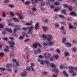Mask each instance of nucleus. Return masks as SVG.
Here are the masks:
<instances>
[{
  "mask_svg": "<svg viewBox=\"0 0 77 77\" xmlns=\"http://www.w3.org/2000/svg\"><path fill=\"white\" fill-rule=\"evenodd\" d=\"M10 15L11 17H14V13L13 12H10Z\"/></svg>",
  "mask_w": 77,
  "mask_h": 77,
  "instance_id": "nucleus-34",
  "label": "nucleus"
},
{
  "mask_svg": "<svg viewBox=\"0 0 77 77\" xmlns=\"http://www.w3.org/2000/svg\"><path fill=\"white\" fill-rule=\"evenodd\" d=\"M54 71L56 73H58V72H59V70H58V69H55L54 70Z\"/></svg>",
  "mask_w": 77,
  "mask_h": 77,
  "instance_id": "nucleus-27",
  "label": "nucleus"
},
{
  "mask_svg": "<svg viewBox=\"0 0 77 77\" xmlns=\"http://www.w3.org/2000/svg\"><path fill=\"white\" fill-rule=\"evenodd\" d=\"M45 2H43L41 3V5L42 6H45Z\"/></svg>",
  "mask_w": 77,
  "mask_h": 77,
  "instance_id": "nucleus-35",
  "label": "nucleus"
},
{
  "mask_svg": "<svg viewBox=\"0 0 77 77\" xmlns=\"http://www.w3.org/2000/svg\"><path fill=\"white\" fill-rule=\"evenodd\" d=\"M5 30H6L8 32H10V33H12V29L11 28H5Z\"/></svg>",
  "mask_w": 77,
  "mask_h": 77,
  "instance_id": "nucleus-16",
  "label": "nucleus"
},
{
  "mask_svg": "<svg viewBox=\"0 0 77 77\" xmlns=\"http://www.w3.org/2000/svg\"><path fill=\"white\" fill-rule=\"evenodd\" d=\"M38 46V43H34L33 45V48H37V46Z\"/></svg>",
  "mask_w": 77,
  "mask_h": 77,
  "instance_id": "nucleus-20",
  "label": "nucleus"
},
{
  "mask_svg": "<svg viewBox=\"0 0 77 77\" xmlns=\"http://www.w3.org/2000/svg\"><path fill=\"white\" fill-rule=\"evenodd\" d=\"M27 29H29V33L30 34H31V33H32V32H33V31H32V30L33 29V27L31 26V27L28 28L23 27L22 28V29L24 30H27Z\"/></svg>",
  "mask_w": 77,
  "mask_h": 77,
  "instance_id": "nucleus-1",
  "label": "nucleus"
},
{
  "mask_svg": "<svg viewBox=\"0 0 77 77\" xmlns=\"http://www.w3.org/2000/svg\"><path fill=\"white\" fill-rule=\"evenodd\" d=\"M6 48L5 49H4L5 51H9V47H8V46H6Z\"/></svg>",
  "mask_w": 77,
  "mask_h": 77,
  "instance_id": "nucleus-22",
  "label": "nucleus"
},
{
  "mask_svg": "<svg viewBox=\"0 0 77 77\" xmlns=\"http://www.w3.org/2000/svg\"><path fill=\"white\" fill-rule=\"evenodd\" d=\"M66 41V38H63V43H65V41Z\"/></svg>",
  "mask_w": 77,
  "mask_h": 77,
  "instance_id": "nucleus-39",
  "label": "nucleus"
},
{
  "mask_svg": "<svg viewBox=\"0 0 77 77\" xmlns=\"http://www.w3.org/2000/svg\"><path fill=\"white\" fill-rule=\"evenodd\" d=\"M0 27L2 28V29H3V25L0 24Z\"/></svg>",
  "mask_w": 77,
  "mask_h": 77,
  "instance_id": "nucleus-52",
  "label": "nucleus"
},
{
  "mask_svg": "<svg viewBox=\"0 0 77 77\" xmlns=\"http://www.w3.org/2000/svg\"><path fill=\"white\" fill-rule=\"evenodd\" d=\"M40 63L42 65H44V62L43 60H42L40 62Z\"/></svg>",
  "mask_w": 77,
  "mask_h": 77,
  "instance_id": "nucleus-48",
  "label": "nucleus"
},
{
  "mask_svg": "<svg viewBox=\"0 0 77 77\" xmlns=\"http://www.w3.org/2000/svg\"><path fill=\"white\" fill-rule=\"evenodd\" d=\"M60 23H61V24H63V25H65L66 24V22H60Z\"/></svg>",
  "mask_w": 77,
  "mask_h": 77,
  "instance_id": "nucleus-50",
  "label": "nucleus"
},
{
  "mask_svg": "<svg viewBox=\"0 0 77 77\" xmlns=\"http://www.w3.org/2000/svg\"><path fill=\"white\" fill-rule=\"evenodd\" d=\"M32 11H34L35 12L36 11V8H34L32 9Z\"/></svg>",
  "mask_w": 77,
  "mask_h": 77,
  "instance_id": "nucleus-49",
  "label": "nucleus"
},
{
  "mask_svg": "<svg viewBox=\"0 0 77 77\" xmlns=\"http://www.w3.org/2000/svg\"><path fill=\"white\" fill-rule=\"evenodd\" d=\"M14 24L13 23H8V26H12Z\"/></svg>",
  "mask_w": 77,
  "mask_h": 77,
  "instance_id": "nucleus-62",
  "label": "nucleus"
},
{
  "mask_svg": "<svg viewBox=\"0 0 77 77\" xmlns=\"http://www.w3.org/2000/svg\"><path fill=\"white\" fill-rule=\"evenodd\" d=\"M49 41V44L47 42H45L43 44L44 45H45V46H47V45H53L54 44V42L50 40Z\"/></svg>",
  "mask_w": 77,
  "mask_h": 77,
  "instance_id": "nucleus-3",
  "label": "nucleus"
},
{
  "mask_svg": "<svg viewBox=\"0 0 77 77\" xmlns=\"http://www.w3.org/2000/svg\"><path fill=\"white\" fill-rule=\"evenodd\" d=\"M57 52L59 54H60V50H59V49H56Z\"/></svg>",
  "mask_w": 77,
  "mask_h": 77,
  "instance_id": "nucleus-45",
  "label": "nucleus"
},
{
  "mask_svg": "<svg viewBox=\"0 0 77 77\" xmlns=\"http://www.w3.org/2000/svg\"><path fill=\"white\" fill-rule=\"evenodd\" d=\"M60 10H61V8L58 7L57 8H55L54 11V12H58V11Z\"/></svg>",
  "mask_w": 77,
  "mask_h": 77,
  "instance_id": "nucleus-8",
  "label": "nucleus"
},
{
  "mask_svg": "<svg viewBox=\"0 0 77 77\" xmlns=\"http://www.w3.org/2000/svg\"><path fill=\"white\" fill-rule=\"evenodd\" d=\"M43 30L45 32V31H47V30H48V27L46 26H43Z\"/></svg>",
  "mask_w": 77,
  "mask_h": 77,
  "instance_id": "nucleus-21",
  "label": "nucleus"
},
{
  "mask_svg": "<svg viewBox=\"0 0 77 77\" xmlns=\"http://www.w3.org/2000/svg\"><path fill=\"white\" fill-rule=\"evenodd\" d=\"M63 74H64L66 77H68V74L66 73V72L65 71H64L63 72Z\"/></svg>",
  "mask_w": 77,
  "mask_h": 77,
  "instance_id": "nucleus-26",
  "label": "nucleus"
},
{
  "mask_svg": "<svg viewBox=\"0 0 77 77\" xmlns=\"http://www.w3.org/2000/svg\"><path fill=\"white\" fill-rule=\"evenodd\" d=\"M54 5H55V6H57V5H60V4H59V2H55Z\"/></svg>",
  "mask_w": 77,
  "mask_h": 77,
  "instance_id": "nucleus-38",
  "label": "nucleus"
},
{
  "mask_svg": "<svg viewBox=\"0 0 77 77\" xmlns=\"http://www.w3.org/2000/svg\"><path fill=\"white\" fill-rule=\"evenodd\" d=\"M13 20L15 22H18L19 21H20L19 19H17L16 18H13Z\"/></svg>",
  "mask_w": 77,
  "mask_h": 77,
  "instance_id": "nucleus-17",
  "label": "nucleus"
},
{
  "mask_svg": "<svg viewBox=\"0 0 77 77\" xmlns=\"http://www.w3.org/2000/svg\"><path fill=\"white\" fill-rule=\"evenodd\" d=\"M44 55L46 59H48L51 56V54L48 53H45L44 54Z\"/></svg>",
  "mask_w": 77,
  "mask_h": 77,
  "instance_id": "nucleus-4",
  "label": "nucleus"
},
{
  "mask_svg": "<svg viewBox=\"0 0 77 77\" xmlns=\"http://www.w3.org/2000/svg\"><path fill=\"white\" fill-rule=\"evenodd\" d=\"M26 69L28 71H30V69L29 67H27L26 68Z\"/></svg>",
  "mask_w": 77,
  "mask_h": 77,
  "instance_id": "nucleus-64",
  "label": "nucleus"
},
{
  "mask_svg": "<svg viewBox=\"0 0 77 77\" xmlns=\"http://www.w3.org/2000/svg\"><path fill=\"white\" fill-rule=\"evenodd\" d=\"M31 67L32 69V70L33 71H35V69L33 68V66H35V64H34V63H31Z\"/></svg>",
  "mask_w": 77,
  "mask_h": 77,
  "instance_id": "nucleus-10",
  "label": "nucleus"
},
{
  "mask_svg": "<svg viewBox=\"0 0 77 77\" xmlns=\"http://www.w3.org/2000/svg\"><path fill=\"white\" fill-rule=\"evenodd\" d=\"M0 69H1L2 71H5V68H0Z\"/></svg>",
  "mask_w": 77,
  "mask_h": 77,
  "instance_id": "nucleus-54",
  "label": "nucleus"
},
{
  "mask_svg": "<svg viewBox=\"0 0 77 77\" xmlns=\"http://www.w3.org/2000/svg\"><path fill=\"white\" fill-rule=\"evenodd\" d=\"M69 28L70 29H72V28H74V29H76V28L75 27H73V26H72L71 23H70L69 26Z\"/></svg>",
  "mask_w": 77,
  "mask_h": 77,
  "instance_id": "nucleus-19",
  "label": "nucleus"
},
{
  "mask_svg": "<svg viewBox=\"0 0 77 77\" xmlns=\"http://www.w3.org/2000/svg\"><path fill=\"white\" fill-rule=\"evenodd\" d=\"M39 26V23H36L35 24V29L37 30L38 29V27Z\"/></svg>",
  "mask_w": 77,
  "mask_h": 77,
  "instance_id": "nucleus-15",
  "label": "nucleus"
},
{
  "mask_svg": "<svg viewBox=\"0 0 77 77\" xmlns=\"http://www.w3.org/2000/svg\"><path fill=\"white\" fill-rule=\"evenodd\" d=\"M38 57H39V58H44V56L42 55H39L38 56Z\"/></svg>",
  "mask_w": 77,
  "mask_h": 77,
  "instance_id": "nucleus-55",
  "label": "nucleus"
},
{
  "mask_svg": "<svg viewBox=\"0 0 77 77\" xmlns=\"http://www.w3.org/2000/svg\"><path fill=\"white\" fill-rule=\"evenodd\" d=\"M12 66V65L9 64H8L7 65L6 67H7V68H10Z\"/></svg>",
  "mask_w": 77,
  "mask_h": 77,
  "instance_id": "nucleus-33",
  "label": "nucleus"
},
{
  "mask_svg": "<svg viewBox=\"0 0 77 77\" xmlns=\"http://www.w3.org/2000/svg\"><path fill=\"white\" fill-rule=\"evenodd\" d=\"M4 55V53H3V52H1L0 53V56L1 57H3Z\"/></svg>",
  "mask_w": 77,
  "mask_h": 77,
  "instance_id": "nucleus-41",
  "label": "nucleus"
},
{
  "mask_svg": "<svg viewBox=\"0 0 77 77\" xmlns=\"http://www.w3.org/2000/svg\"><path fill=\"white\" fill-rule=\"evenodd\" d=\"M62 32L63 33V35H66V32L62 31Z\"/></svg>",
  "mask_w": 77,
  "mask_h": 77,
  "instance_id": "nucleus-56",
  "label": "nucleus"
},
{
  "mask_svg": "<svg viewBox=\"0 0 77 77\" xmlns=\"http://www.w3.org/2000/svg\"><path fill=\"white\" fill-rule=\"evenodd\" d=\"M11 57H14L15 56V54H14V51H12L11 52Z\"/></svg>",
  "mask_w": 77,
  "mask_h": 77,
  "instance_id": "nucleus-23",
  "label": "nucleus"
},
{
  "mask_svg": "<svg viewBox=\"0 0 77 77\" xmlns=\"http://www.w3.org/2000/svg\"><path fill=\"white\" fill-rule=\"evenodd\" d=\"M73 44H75V43H76L77 42L76 41V40H74L73 41Z\"/></svg>",
  "mask_w": 77,
  "mask_h": 77,
  "instance_id": "nucleus-59",
  "label": "nucleus"
},
{
  "mask_svg": "<svg viewBox=\"0 0 77 77\" xmlns=\"http://www.w3.org/2000/svg\"><path fill=\"white\" fill-rule=\"evenodd\" d=\"M69 68L71 69L70 70H69V72H70V73H74V70H73V69H74V67L72 66H69Z\"/></svg>",
  "mask_w": 77,
  "mask_h": 77,
  "instance_id": "nucleus-6",
  "label": "nucleus"
},
{
  "mask_svg": "<svg viewBox=\"0 0 77 77\" xmlns=\"http://www.w3.org/2000/svg\"><path fill=\"white\" fill-rule=\"evenodd\" d=\"M29 3H30V2L28 1L26 2L25 3V4L26 5H28V4H29Z\"/></svg>",
  "mask_w": 77,
  "mask_h": 77,
  "instance_id": "nucleus-43",
  "label": "nucleus"
},
{
  "mask_svg": "<svg viewBox=\"0 0 77 77\" xmlns=\"http://www.w3.org/2000/svg\"><path fill=\"white\" fill-rule=\"evenodd\" d=\"M55 27L56 28H57V27H59V25L57 23L55 24Z\"/></svg>",
  "mask_w": 77,
  "mask_h": 77,
  "instance_id": "nucleus-37",
  "label": "nucleus"
},
{
  "mask_svg": "<svg viewBox=\"0 0 77 77\" xmlns=\"http://www.w3.org/2000/svg\"><path fill=\"white\" fill-rule=\"evenodd\" d=\"M3 39L5 41H7L8 40V38L7 37H5L3 38Z\"/></svg>",
  "mask_w": 77,
  "mask_h": 77,
  "instance_id": "nucleus-36",
  "label": "nucleus"
},
{
  "mask_svg": "<svg viewBox=\"0 0 77 77\" xmlns=\"http://www.w3.org/2000/svg\"><path fill=\"white\" fill-rule=\"evenodd\" d=\"M9 2V0H5L4 1L5 3H7Z\"/></svg>",
  "mask_w": 77,
  "mask_h": 77,
  "instance_id": "nucleus-42",
  "label": "nucleus"
},
{
  "mask_svg": "<svg viewBox=\"0 0 77 77\" xmlns=\"http://www.w3.org/2000/svg\"><path fill=\"white\" fill-rule=\"evenodd\" d=\"M13 61L14 62L16 63V65L17 66H19V62L17 61V60L15 59H13Z\"/></svg>",
  "mask_w": 77,
  "mask_h": 77,
  "instance_id": "nucleus-9",
  "label": "nucleus"
},
{
  "mask_svg": "<svg viewBox=\"0 0 77 77\" xmlns=\"http://www.w3.org/2000/svg\"><path fill=\"white\" fill-rule=\"evenodd\" d=\"M42 37L44 38L45 40H46V39H47V35H43L42 36Z\"/></svg>",
  "mask_w": 77,
  "mask_h": 77,
  "instance_id": "nucleus-28",
  "label": "nucleus"
},
{
  "mask_svg": "<svg viewBox=\"0 0 77 77\" xmlns=\"http://www.w3.org/2000/svg\"><path fill=\"white\" fill-rule=\"evenodd\" d=\"M45 63L47 64V65H48L49 64V63H50V62H49V60H45L44 61Z\"/></svg>",
  "mask_w": 77,
  "mask_h": 77,
  "instance_id": "nucleus-24",
  "label": "nucleus"
},
{
  "mask_svg": "<svg viewBox=\"0 0 77 77\" xmlns=\"http://www.w3.org/2000/svg\"><path fill=\"white\" fill-rule=\"evenodd\" d=\"M25 36V34H23V36H20V37L19 38L20 39H23L24 38V36Z\"/></svg>",
  "mask_w": 77,
  "mask_h": 77,
  "instance_id": "nucleus-31",
  "label": "nucleus"
},
{
  "mask_svg": "<svg viewBox=\"0 0 77 77\" xmlns=\"http://www.w3.org/2000/svg\"><path fill=\"white\" fill-rule=\"evenodd\" d=\"M51 66L53 68H56V66L54 65V64L53 63H51Z\"/></svg>",
  "mask_w": 77,
  "mask_h": 77,
  "instance_id": "nucleus-32",
  "label": "nucleus"
},
{
  "mask_svg": "<svg viewBox=\"0 0 77 77\" xmlns=\"http://www.w3.org/2000/svg\"><path fill=\"white\" fill-rule=\"evenodd\" d=\"M59 17H60V18H65V17H64V16H63L61 15H59Z\"/></svg>",
  "mask_w": 77,
  "mask_h": 77,
  "instance_id": "nucleus-47",
  "label": "nucleus"
},
{
  "mask_svg": "<svg viewBox=\"0 0 77 77\" xmlns=\"http://www.w3.org/2000/svg\"><path fill=\"white\" fill-rule=\"evenodd\" d=\"M57 76V74H54L53 75V77H56Z\"/></svg>",
  "mask_w": 77,
  "mask_h": 77,
  "instance_id": "nucleus-58",
  "label": "nucleus"
},
{
  "mask_svg": "<svg viewBox=\"0 0 77 77\" xmlns=\"http://www.w3.org/2000/svg\"><path fill=\"white\" fill-rule=\"evenodd\" d=\"M17 31V29L15 28L14 30V33H16V31Z\"/></svg>",
  "mask_w": 77,
  "mask_h": 77,
  "instance_id": "nucleus-53",
  "label": "nucleus"
},
{
  "mask_svg": "<svg viewBox=\"0 0 77 77\" xmlns=\"http://www.w3.org/2000/svg\"><path fill=\"white\" fill-rule=\"evenodd\" d=\"M8 42H9L10 44V46L12 50H14L15 48V42L12 41H8Z\"/></svg>",
  "mask_w": 77,
  "mask_h": 77,
  "instance_id": "nucleus-2",
  "label": "nucleus"
},
{
  "mask_svg": "<svg viewBox=\"0 0 77 77\" xmlns=\"http://www.w3.org/2000/svg\"><path fill=\"white\" fill-rule=\"evenodd\" d=\"M27 72H24L23 73L21 74V75L22 77H25V76H26V75H27Z\"/></svg>",
  "mask_w": 77,
  "mask_h": 77,
  "instance_id": "nucleus-11",
  "label": "nucleus"
},
{
  "mask_svg": "<svg viewBox=\"0 0 77 77\" xmlns=\"http://www.w3.org/2000/svg\"><path fill=\"white\" fill-rule=\"evenodd\" d=\"M70 15H74V16H76L77 15V14L74 12H72L70 13Z\"/></svg>",
  "mask_w": 77,
  "mask_h": 77,
  "instance_id": "nucleus-18",
  "label": "nucleus"
},
{
  "mask_svg": "<svg viewBox=\"0 0 77 77\" xmlns=\"http://www.w3.org/2000/svg\"><path fill=\"white\" fill-rule=\"evenodd\" d=\"M47 36L48 37V38H47V41H51V40L52 39H53V37L52 35H51L50 34H49L48 35H47Z\"/></svg>",
  "mask_w": 77,
  "mask_h": 77,
  "instance_id": "nucleus-5",
  "label": "nucleus"
},
{
  "mask_svg": "<svg viewBox=\"0 0 77 77\" xmlns=\"http://www.w3.org/2000/svg\"><path fill=\"white\" fill-rule=\"evenodd\" d=\"M29 40H30V39L29 38H28V39H26L24 41L25 42H28V41H29Z\"/></svg>",
  "mask_w": 77,
  "mask_h": 77,
  "instance_id": "nucleus-46",
  "label": "nucleus"
},
{
  "mask_svg": "<svg viewBox=\"0 0 77 77\" xmlns=\"http://www.w3.org/2000/svg\"><path fill=\"white\" fill-rule=\"evenodd\" d=\"M66 45H68L69 47L71 46V45L70 43H66Z\"/></svg>",
  "mask_w": 77,
  "mask_h": 77,
  "instance_id": "nucleus-29",
  "label": "nucleus"
},
{
  "mask_svg": "<svg viewBox=\"0 0 77 77\" xmlns=\"http://www.w3.org/2000/svg\"><path fill=\"white\" fill-rule=\"evenodd\" d=\"M53 57L55 58V59L56 60H57V59H59V57L57 54H56V55H54Z\"/></svg>",
  "mask_w": 77,
  "mask_h": 77,
  "instance_id": "nucleus-12",
  "label": "nucleus"
},
{
  "mask_svg": "<svg viewBox=\"0 0 77 77\" xmlns=\"http://www.w3.org/2000/svg\"><path fill=\"white\" fill-rule=\"evenodd\" d=\"M38 51L39 53H40L41 52V50L39 48L38 49Z\"/></svg>",
  "mask_w": 77,
  "mask_h": 77,
  "instance_id": "nucleus-60",
  "label": "nucleus"
},
{
  "mask_svg": "<svg viewBox=\"0 0 77 77\" xmlns=\"http://www.w3.org/2000/svg\"><path fill=\"white\" fill-rule=\"evenodd\" d=\"M66 10H63L62 11H61L62 14H64L65 15H67V14L66 13Z\"/></svg>",
  "mask_w": 77,
  "mask_h": 77,
  "instance_id": "nucleus-25",
  "label": "nucleus"
},
{
  "mask_svg": "<svg viewBox=\"0 0 77 77\" xmlns=\"http://www.w3.org/2000/svg\"><path fill=\"white\" fill-rule=\"evenodd\" d=\"M54 8V6L53 5H51V9H53Z\"/></svg>",
  "mask_w": 77,
  "mask_h": 77,
  "instance_id": "nucleus-63",
  "label": "nucleus"
},
{
  "mask_svg": "<svg viewBox=\"0 0 77 77\" xmlns=\"http://www.w3.org/2000/svg\"><path fill=\"white\" fill-rule=\"evenodd\" d=\"M69 10L70 11H72V7H69Z\"/></svg>",
  "mask_w": 77,
  "mask_h": 77,
  "instance_id": "nucleus-57",
  "label": "nucleus"
},
{
  "mask_svg": "<svg viewBox=\"0 0 77 77\" xmlns=\"http://www.w3.org/2000/svg\"><path fill=\"white\" fill-rule=\"evenodd\" d=\"M33 24V21H31L30 23H27L25 25L26 26H30V25H32Z\"/></svg>",
  "mask_w": 77,
  "mask_h": 77,
  "instance_id": "nucleus-14",
  "label": "nucleus"
},
{
  "mask_svg": "<svg viewBox=\"0 0 77 77\" xmlns=\"http://www.w3.org/2000/svg\"><path fill=\"white\" fill-rule=\"evenodd\" d=\"M63 7L64 8H68V5L66 4L64 5Z\"/></svg>",
  "mask_w": 77,
  "mask_h": 77,
  "instance_id": "nucleus-40",
  "label": "nucleus"
},
{
  "mask_svg": "<svg viewBox=\"0 0 77 77\" xmlns=\"http://www.w3.org/2000/svg\"><path fill=\"white\" fill-rule=\"evenodd\" d=\"M65 56H69V53L66 52H65Z\"/></svg>",
  "mask_w": 77,
  "mask_h": 77,
  "instance_id": "nucleus-44",
  "label": "nucleus"
},
{
  "mask_svg": "<svg viewBox=\"0 0 77 77\" xmlns=\"http://www.w3.org/2000/svg\"><path fill=\"white\" fill-rule=\"evenodd\" d=\"M9 7H10V8H14V6L13 5H9Z\"/></svg>",
  "mask_w": 77,
  "mask_h": 77,
  "instance_id": "nucleus-61",
  "label": "nucleus"
},
{
  "mask_svg": "<svg viewBox=\"0 0 77 77\" xmlns=\"http://www.w3.org/2000/svg\"><path fill=\"white\" fill-rule=\"evenodd\" d=\"M16 15L17 16H19V18L20 19H21V20L22 19H23V16H21V14L17 13V14H16Z\"/></svg>",
  "mask_w": 77,
  "mask_h": 77,
  "instance_id": "nucleus-13",
  "label": "nucleus"
},
{
  "mask_svg": "<svg viewBox=\"0 0 77 77\" xmlns=\"http://www.w3.org/2000/svg\"><path fill=\"white\" fill-rule=\"evenodd\" d=\"M15 26L16 27H17V29H20L21 28V27L20 26L16 25H15Z\"/></svg>",
  "mask_w": 77,
  "mask_h": 77,
  "instance_id": "nucleus-30",
  "label": "nucleus"
},
{
  "mask_svg": "<svg viewBox=\"0 0 77 77\" xmlns=\"http://www.w3.org/2000/svg\"><path fill=\"white\" fill-rule=\"evenodd\" d=\"M77 49L75 48V47H74L73 49V51H76Z\"/></svg>",
  "mask_w": 77,
  "mask_h": 77,
  "instance_id": "nucleus-51",
  "label": "nucleus"
},
{
  "mask_svg": "<svg viewBox=\"0 0 77 77\" xmlns=\"http://www.w3.org/2000/svg\"><path fill=\"white\" fill-rule=\"evenodd\" d=\"M67 65L66 64H64L63 65H61L60 67L61 69H63V68H64V69H66L67 68Z\"/></svg>",
  "mask_w": 77,
  "mask_h": 77,
  "instance_id": "nucleus-7",
  "label": "nucleus"
}]
</instances>
